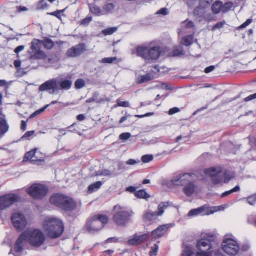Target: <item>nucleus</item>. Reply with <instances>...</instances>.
<instances>
[{
	"label": "nucleus",
	"mask_w": 256,
	"mask_h": 256,
	"mask_svg": "<svg viewBox=\"0 0 256 256\" xmlns=\"http://www.w3.org/2000/svg\"><path fill=\"white\" fill-rule=\"evenodd\" d=\"M44 241L45 236L40 230L38 229H28L17 240L14 246L15 252H21L27 242L33 246L40 247Z\"/></svg>",
	"instance_id": "f257e3e1"
},
{
	"label": "nucleus",
	"mask_w": 256,
	"mask_h": 256,
	"mask_svg": "<svg viewBox=\"0 0 256 256\" xmlns=\"http://www.w3.org/2000/svg\"><path fill=\"white\" fill-rule=\"evenodd\" d=\"M216 238L212 234H206L204 237L198 240L196 247L200 251L196 253V256H212L214 252L218 256L220 254V251H214V249L218 246L215 240Z\"/></svg>",
	"instance_id": "f03ea898"
},
{
	"label": "nucleus",
	"mask_w": 256,
	"mask_h": 256,
	"mask_svg": "<svg viewBox=\"0 0 256 256\" xmlns=\"http://www.w3.org/2000/svg\"><path fill=\"white\" fill-rule=\"evenodd\" d=\"M194 174H180L172 180V183L176 186H185L183 188L184 193L188 197L191 196L195 192L197 186L192 182Z\"/></svg>",
	"instance_id": "7ed1b4c3"
},
{
	"label": "nucleus",
	"mask_w": 256,
	"mask_h": 256,
	"mask_svg": "<svg viewBox=\"0 0 256 256\" xmlns=\"http://www.w3.org/2000/svg\"><path fill=\"white\" fill-rule=\"evenodd\" d=\"M43 226L48 236L52 238L60 237L64 232V226L62 222L55 218L47 217Z\"/></svg>",
	"instance_id": "20e7f679"
},
{
	"label": "nucleus",
	"mask_w": 256,
	"mask_h": 256,
	"mask_svg": "<svg viewBox=\"0 0 256 256\" xmlns=\"http://www.w3.org/2000/svg\"><path fill=\"white\" fill-rule=\"evenodd\" d=\"M136 53L138 56L145 60H156L162 54V50L160 46L150 48L140 46L136 48Z\"/></svg>",
	"instance_id": "39448f33"
},
{
	"label": "nucleus",
	"mask_w": 256,
	"mask_h": 256,
	"mask_svg": "<svg viewBox=\"0 0 256 256\" xmlns=\"http://www.w3.org/2000/svg\"><path fill=\"white\" fill-rule=\"evenodd\" d=\"M114 210L115 211L112 218L114 224L120 226H125L129 222L133 214L132 212L127 211L120 206H114Z\"/></svg>",
	"instance_id": "423d86ee"
},
{
	"label": "nucleus",
	"mask_w": 256,
	"mask_h": 256,
	"mask_svg": "<svg viewBox=\"0 0 256 256\" xmlns=\"http://www.w3.org/2000/svg\"><path fill=\"white\" fill-rule=\"evenodd\" d=\"M50 202L66 210H72L75 209L76 206L72 198L60 194L53 195L50 198Z\"/></svg>",
	"instance_id": "0eeeda50"
},
{
	"label": "nucleus",
	"mask_w": 256,
	"mask_h": 256,
	"mask_svg": "<svg viewBox=\"0 0 256 256\" xmlns=\"http://www.w3.org/2000/svg\"><path fill=\"white\" fill-rule=\"evenodd\" d=\"M222 248L228 255L235 256L239 252L240 246L235 240L227 238L224 240L222 243Z\"/></svg>",
	"instance_id": "6e6552de"
},
{
	"label": "nucleus",
	"mask_w": 256,
	"mask_h": 256,
	"mask_svg": "<svg viewBox=\"0 0 256 256\" xmlns=\"http://www.w3.org/2000/svg\"><path fill=\"white\" fill-rule=\"evenodd\" d=\"M48 192L47 188L43 184H36L27 190V192L35 199H42Z\"/></svg>",
	"instance_id": "1a4fd4ad"
},
{
	"label": "nucleus",
	"mask_w": 256,
	"mask_h": 256,
	"mask_svg": "<svg viewBox=\"0 0 256 256\" xmlns=\"http://www.w3.org/2000/svg\"><path fill=\"white\" fill-rule=\"evenodd\" d=\"M204 173L210 177L214 185L219 184L224 182L222 168H210L205 170Z\"/></svg>",
	"instance_id": "9d476101"
},
{
	"label": "nucleus",
	"mask_w": 256,
	"mask_h": 256,
	"mask_svg": "<svg viewBox=\"0 0 256 256\" xmlns=\"http://www.w3.org/2000/svg\"><path fill=\"white\" fill-rule=\"evenodd\" d=\"M233 6L234 4L232 2H228L224 4L221 1L216 0L212 4L211 9L214 14H218L220 12L226 14L230 11Z\"/></svg>",
	"instance_id": "9b49d317"
},
{
	"label": "nucleus",
	"mask_w": 256,
	"mask_h": 256,
	"mask_svg": "<svg viewBox=\"0 0 256 256\" xmlns=\"http://www.w3.org/2000/svg\"><path fill=\"white\" fill-rule=\"evenodd\" d=\"M20 199L18 195L8 194L0 197V210H2L10 207Z\"/></svg>",
	"instance_id": "f8f14e48"
},
{
	"label": "nucleus",
	"mask_w": 256,
	"mask_h": 256,
	"mask_svg": "<svg viewBox=\"0 0 256 256\" xmlns=\"http://www.w3.org/2000/svg\"><path fill=\"white\" fill-rule=\"evenodd\" d=\"M14 226L18 230H23L27 225V220L24 214L20 212H16L12 216Z\"/></svg>",
	"instance_id": "ddd939ff"
},
{
	"label": "nucleus",
	"mask_w": 256,
	"mask_h": 256,
	"mask_svg": "<svg viewBox=\"0 0 256 256\" xmlns=\"http://www.w3.org/2000/svg\"><path fill=\"white\" fill-rule=\"evenodd\" d=\"M41 42L38 40H34L32 42L30 58L42 59L46 56L45 53L40 50Z\"/></svg>",
	"instance_id": "4468645a"
},
{
	"label": "nucleus",
	"mask_w": 256,
	"mask_h": 256,
	"mask_svg": "<svg viewBox=\"0 0 256 256\" xmlns=\"http://www.w3.org/2000/svg\"><path fill=\"white\" fill-rule=\"evenodd\" d=\"M57 84L58 86V91L59 90H68L72 85V76H60L56 78Z\"/></svg>",
	"instance_id": "2eb2a0df"
},
{
	"label": "nucleus",
	"mask_w": 256,
	"mask_h": 256,
	"mask_svg": "<svg viewBox=\"0 0 256 256\" xmlns=\"http://www.w3.org/2000/svg\"><path fill=\"white\" fill-rule=\"evenodd\" d=\"M171 227V224H165L160 226L150 232V236H151L152 240H156L164 236Z\"/></svg>",
	"instance_id": "dca6fc26"
},
{
	"label": "nucleus",
	"mask_w": 256,
	"mask_h": 256,
	"mask_svg": "<svg viewBox=\"0 0 256 256\" xmlns=\"http://www.w3.org/2000/svg\"><path fill=\"white\" fill-rule=\"evenodd\" d=\"M39 90L41 92L48 91L50 94L58 92L56 78L46 81L40 86Z\"/></svg>",
	"instance_id": "f3484780"
},
{
	"label": "nucleus",
	"mask_w": 256,
	"mask_h": 256,
	"mask_svg": "<svg viewBox=\"0 0 256 256\" xmlns=\"http://www.w3.org/2000/svg\"><path fill=\"white\" fill-rule=\"evenodd\" d=\"M150 238V234H144L140 236L136 234L132 238L128 240V244L130 246H137L147 242Z\"/></svg>",
	"instance_id": "a211bd4d"
},
{
	"label": "nucleus",
	"mask_w": 256,
	"mask_h": 256,
	"mask_svg": "<svg viewBox=\"0 0 256 256\" xmlns=\"http://www.w3.org/2000/svg\"><path fill=\"white\" fill-rule=\"evenodd\" d=\"M212 0H200L199 6L194 10V15L198 17H201L204 13L205 10L210 5Z\"/></svg>",
	"instance_id": "6ab92c4d"
},
{
	"label": "nucleus",
	"mask_w": 256,
	"mask_h": 256,
	"mask_svg": "<svg viewBox=\"0 0 256 256\" xmlns=\"http://www.w3.org/2000/svg\"><path fill=\"white\" fill-rule=\"evenodd\" d=\"M84 50V44H80L68 50L66 54L68 57L74 58L82 54Z\"/></svg>",
	"instance_id": "aec40b11"
},
{
	"label": "nucleus",
	"mask_w": 256,
	"mask_h": 256,
	"mask_svg": "<svg viewBox=\"0 0 256 256\" xmlns=\"http://www.w3.org/2000/svg\"><path fill=\"white\" fill-rule=\"evenodd\" d=\"M37 150V148H34L32 150L26 152L25 154L24 161L26 162L30 160L31 162L33 164L43 162L44 160L41 159H34V158L35 157Z\"/></svg>",
	"instance_id": "412c9836"
},
{
	"label": "nucleus",
	"mask_w": 256,
	"mask_h": 256,
	"mask_svg": "<svg viewBox=\"0 0 256 256\" xmlns=\"http://www.w3.org/2000/svg\"><path fill=\"white\" fill-rule=\"evenodd\" d=\"M158 216L156 212H147L142 216L144 222L150 224L152 220H156Z\"/></svg>",
	"instance_id": "4be33fe9"
},
{
	"label": "nucleus",
	"mask_w": 256,
	"mask_h": 256,
	"mask_svg": "<svg viewBox=\"0 0 256 256\" xmlns=\"http://www.w3.org/2000/svg\"><path fill=\"white\" fill-rule=\"evenodd\" d=\"M185 54V52L182 47L174 46L173 50L168 54L170 57L180 56Z\"/></svg>",
	"instance_id": "5701e85b"
},
{
	"label": "nucleus",
	"mask_w": 256,
	"mask_h": 256,
	"mask_svg": "<svg viewBox=\"0 0 256 256\" xmlns=\"http://www.w3.org/2000/svg\"><path fill=\"white\" fill-rule=\"evenodd\" d=\"M9 130V126L4 118H0V135L4 136Z\"/></svg>",
	"instance_id": "b1692460"
},
{
	"label": "nucleus",
	"mask_w": 256,
	"mask_h": 256,
	"mask_svg": "<svg viewBox=\"0 0 256 256\" xmlns=\"http://www.w3.org/2000/svg\"><path fill=\"white\" fill-rule=\"evenodd\" d=\"M96 224V216H94L92 219L88 220L86 228L87 230L90 233H94L95 232Z\"/></svg>",
	"instance_id": "393cba45"
},
{
	"label": "nucleus",
	"mask_w": 256,
	"mask_h": 256,
	"mask_svg": "<svg viewBox=\"0 0 256 256\" xmlns=\"http://www.w3.org/2000/svg\"><path fill=\"white\" fill-rule=\"evenodd\" d=\"M154 78V76L152 74H147L145 75L140 76L138 78L137 82L138 84H141L150 82Z\"/></svg>",
	"instance_id": "a878e982"
},
{
	"label": "nucleus",
	"mask_w": 256,
	"mask_h": 256,
	"mask_svg": "<svg viewBox=\"0 0 256 256\" xmlns=\"http://www.w3.org/2000/svg\"><path fill=\"white\" fill-rule=\"evenodd\" d=\"M222 174L224 182L228 183L232 178H234V174L230 171L222 168Z\"/></svg>",
	"instance_id": "bb28decb"
},
{
	"label": "nucleus",
	"mask_w": 256,
	"mask_h": 256,
	"mask_svg": "<svg viewBox=\"0 0 256 256\" xmlns=\"http://www.w3.org/2000/svg\"><path fill=\"white\" fill-rule=\"evenodd\" d=\"M170 206L169 202H161L158 206V211L156 212L157 216H162L164 212V210Z\"/></svg>",
	"instance_id": "cd10ccee"
},
{
	"label": "nucleus",
	"mask_w": 256,
	"mask_h": 256,
	"mask_svg": "<svg viewBox=\"0 0 256 256\" xmlns=\"http://www.w3.org/2000/svg\"><path fill=\"white\" fill-rule=\"evenodd\" d=\"M206 208L204 206H201L198 208L192 210L188 214V216H198L202 214L204 212Z\"/></svg>",
	"instance_id": "c85d7f7f"
},
{
	"label": "nucleus",
	"mask_w": 256,
	"mask_h": 256,
	"mask_svg": "<svg viewBox=\"0 0 256 256\" xmlns=\"http://www.w3.org/2000/svg\"><path fill=\"white\" fill-rule=\"evenodd\" d=\"M193 36L186 35L182 38L181 44L185 46H190L193 43Z\"/></svg>",
	"instance_id": "c756f323"
},
{
	"label": "nucleus",
	"mask_w": 256,
	"mask_h": 256,
	"mask_svg": "<svg viewBox=\"0 0 256 256\" xmlns=\"http://www.w3.org/2000/svg\"><path fill=\"white\" fill-rule=\"evenodd\" d=\"M134 196L138 198L146 200L150 198V195L148 194L144 190H138L136 192V194H134Z\"/></svg>",
	"instance_id": "7c9ffc66"
},
{
	"label": "nucleus",
	"mask_w": 256,
	"mask_h": 256,
	"mask_svg": "<svg viewBox=\"0 0 256 256\" xmlns=\"http://www.w3.org/2000/svg\"><path fill=\"white\" fill-rule=\"evenodd\" d=\"M109 221V218L106 214H97V222L102 224V226H106Z\"/></svg>",
	"instance_id": "2f4dec72"
},
{
	"label": "nucleus",
	"mask_w": 256,
	"mask_h": 256,
	"mask_svg": "<svg viewBox=\"0 0 256 256\" xmlns=\"http://www.w3.org/2000/svg\"><path fill=\"white\" fill-rule=\"evenodd\" d=\"M101 63L103 64H112L114 62L118 63L119 61L118 60V58L116 57H112V58H102L101 61H100Z\"/></svg>",
	"instance_id": "473e14b6"
},
{
	"label": "nucleus",
	"mask_w": 256,
	"mask_h": 256,
	"mask_svg": "<svg viewBox=\"0 0 256 256\" xmlns=\"http://www.w3.org/2000/svg\"><path fill=\"white\" fill-rule=\"evenodd\" d=\"M117 30L118 28L116 27L110 28L103 30L102 33L105 36L112 35Z\"/></svg>",
	"instance_id": "72a5a7b5"
},
{
	"label": "nucleus",
	"mask_w": 256,
	"mask_h": 256,
	"mask_svg": "<svg viewBox=\"0 0 256 256\" xmlns=\"http://www.w3.org/2000/svg\"><path fill=\"white\" fill-rule=\"evenodd\" d=\"M240 190V188L238 186H236L234 188L230 190L225 192H224L222 195V198H224L232 194L235 192H238Z\"/></svg>",
	"instance_id": "f704fd0d"
},
{
	"label": "nucleus",
	"mask_w": 256,
	"mask_h": 256,
	"mask_svg": "<svg viewBox=\"0 0 256 256\" xmlns=\"http://www.w3.org/2000/svg\"><path fill=\"white\" fill-rule=\"evenodd\" d=\"M44 47L48 50H51L54 46V42L50 39H45L43 42Z\"/></svg>",
	"instance_id": "c9c22d12"
},
{
	"label": "nucleus",
	"mask_w": 256,
	"mask_h": 256,
	"mask_svg": "<svg viewBox=\"0 0 256 256\" xmlns=\"http://www.w3.org/2000/svg\"><path fill=\"white\" fill-rule=\"evenodd\" d=\"M122 107V108H128L130 106V103L128 102L122 101L120 99L116 100V104L115 105L114 107Z\"/></svg>",
	"instance_id": "e433bc0d"
},
{
	"label": "nucleus",
	"mask_w": 256,
	"mask_h": 256,
	"mask_svg": "<svg viewBox=\"0 0 256 256\" xmlns=\"http://www.w3.org/2000/svg\"><path fill=\"white\" fill-rule=\"evenodd\" d=\"M85 84V81L81 78L78 79L75 82V87L76 89H80L84 87Z\"/></svg>",
	"instance_id": "4c0bfd02"
},
{
	"label": "nucleus",
	"mask_w": 256,
	"mask_h": 256,
	"mask_svg": "<svg viewBox=\"0 0 256 256\" xmlns=\"http://www.w3.org/2000/svg\"><path fill=\"white\" fill-rule=\"evenodd\" d=\"M226 24V22L224 20L222 22H220L216 23L215 25H214L212 28V30L214 32L216 30H220Z\"/></svg>",
	"instance_id": "58836bf2"
},
{
	"label": "nucleus",
	"mask_w": 256,
	"mask_h": 256,
	"mask_svg": "<svg viewBox=\"0 0 256 256\" xmlns=\"http://www.w3.org/2000/svg\"><path fill=\"white\" fill-rule=\"evenodd\" d=\"M159 246L158 244H154L151 248V250L150 252V256H156L158 254Z\"/></svg>",
	"instance_id": "ea45409f"
},
{
	"label": "nucleus",
	"mask_w": 256,
	"mask_h": 256,
	"mask_svg": "<svg viewBox=\"0 0 256 256\" xmlns=\"http://www.w3.org/2000/svg\"><path fill=\"white\" fill-rule=\"evenodd\" d=\"M50 106V105H46L44 108L40 109L39 110H36L34 113H33L30 116V118H34L35 116H38V114H40L42 112H44L48 107Z\"/></svg>",
	"instance_id": "a19ab883"
},
{
	"label": "nucleus",
	"mask_w": 256,
	"mask_h": 256,
	"mask_svg": "<svg viewBox=\"0 0 256 256\" xmlns=\"http://www.w3.org/2000/svg\"><path fill=\"white\" fill-rule=\"evenodd\" d=\"M194 254V252L190 247H186L183 251L182 256H192Z\"/></svg>",
	"instance_id": "79ce46f5"
},
{
	"label": "nucleus",
	"mask_w": 256,
	"mask_h": 256,
	"mask_svg": "<svg viewBox=\"0 0 256 256\" xmlns=\"http://www.w3.org/2000/svg\"><path fill=\"white\" fill-rule=\"evenodd\" d=\"M154 159L152 155H144L142 158V161L144 163H148L152 161Z\"/></svg>",
	"instance_id": "37998d69"
},
{
	"label": "nucleus",
	"mask_w": 256,
	"mask_h": 256,
	"mask_svg": "<svg viewBox=\"0 0 256 256\" xmlns=\"http://www.w3.org/2000/svg\"><path fill=\"white\" fill-rule=\"evenodd\" d=\"M64 10H65V9L62 10H56V11L48 13V14L50 16H54L58 18L59 20H62V14L63 12H64Z\"/></svg>",
	"instance_id": "c03bdc74"
},
{
	"label": "nucleus",
	"mask_w": 256,
	"mask_h": 256,
	"mask_svg": "<svg viewBox=\"0 0 256 256\" xmlns=\"http://www.w3.org/2000/svg\"><path fill=\"white\" fill-rule=\"evenodd\" d=\"M95 0H87L90 12L94 14H96V7L94 4H92V1L95 2Z\"/></svg>",
	"instance_id": "a18cd8bd"
},
{
	"label": "nucleus",
	"mask_w": 256,
	"mask_h": 256,
	"mask_svg": "<svg viewBox=\"0 0 256 256\" xmlns=\"http://www.w3.org/2000/svg\"><path fill=\"white\" fill-rule=\"evenodd\" d=\"M47 0H42L38 4V9H44L48 7Z\"/></svg>",
	"instance_id": "49530a36"
},
{
	"label": "nucleus",
	"mask_w": 256,
	"mask_h": 256,
	"mask_svg": "<svg viewBox=\"0 0 256 256\" xmlns=\"http://www.w3.org/2000/svg\"><path fill=\"white\" fill-rule=\"evenodd\" d=\"M252 22V19H248L246 22H244V24H242V25H240L238 28V29L241 30L244 29L246 28Z\"/></svg>",
	"instance_id": "de8ad7c7"
},
{
	"label": "nucleus",
	"mask_w": 256,
	"mask_h": 256,
	"mask_svg": "<svg viewBox=\"0 0 256 256\" xmlns=\"http://www.w3.org/2000/svg\"><path fill=\"white\" fill-rule=\"evenodd\" d=\"M248 202L250 205H254L256 202V196H251L248 197Z\"/></svg>",
	"instance_id": "09e8293b"
},
{
	"label": "nucleus",
	"mask_w": 256,
	"mask_h": 256,
	"mask_svg": "<svg viewBox=\"0 0 256 256\" xmlns=\"http://www.w3.org/2000/svg\"><path fill=\"white\" fill-rule=\"evenodd\" d=\"M131 135L130 133L125 132L122 133L120 136V138L122 140H126L129 139Z\"/></svg>",
	"instance_id": "8fccbe9b"
},
{
	"label": "nucleus",
	"mask_w": 256,
	"mask_h": 256,
	"mask_svg": "<svg viewBox=\"0 0 256 256\" xmlns=\"http://www.w3.org/2000/svg\"><path fill=\"white\" fill-rule=\"evenodd\" d=\"M96 190V183H94L88 188V194H92Z\"/></svg>",
	"instance_id": "3c124183"
},
{
	"label": "nucleus",
	"mask_w": 256,
	"mask_h": 256,
	"mask_svg": "<svg viewBox=\"0 0 256 256\" xmlns=\"http://www.w3.org/2000/svg\"><path fill=\"white\" fill-rule=\"evenodd\" d=\"M92 20V16H88L86 18L82 20V24L86 26L88 25Z\"/></svg>",
	"instance_id": "603ef678"
},
{
	"label": "nucleus",
	"mask_w": 256,
	"mask_h": 256,
	"mask_svg": "<svg viewBox=\"0 0 256 256\" xmlns=\"http://www.w3.org/2000/svg\"><path fill=\"white\" fill-rule=\"evenodd\" d=\"M118 242V238L116 237L110 238H108L105 242L106 244L109 243H117Z\"/></svg>",
	"instance_id": "864d4df0"
},
{
	"label": "nucleus",
	"mask_w": 256,
	"mask_h": 256,
	"mask_svg": "<svg viewBox=\"0 0 256 256\" xmlns=\"http://www.w3.org/2000/svg\"><path fill=\"white\" fill-rule=\"evenodd\" d=\"M154 114V112H148L144 114H142V115H139V114H137V115H136L135 116V117L136 118H144V117H148V116H152Z\"/></svg>",
	"instance_id": "5fc2aeb1"
},
{
	"label": "nucleus",
	"mask_w": 256,
	"mask_h": 256,
	"mask_svg": "<svg viewBox=\"0 0 256 256\" xmlns=\"http://www.w3.org/2000/svg\"><path fill=\"white\" fill-rule=\"evenodd\" d=\"M77 124L76 123H74L72 124L70 126H68V129H70V130H68V132H74L76 134H78V135L80 136H82V133L78 132L77 130H76V129H74V130H70L71 128H72L73 127L75 126H76Z\"/></svg>",
	"instance_id": "6e6d98bb"
},
{
	"label": "nucleus",
	"mask_w": 256,
	"mask_h": 256,
	"mask_svg": "<svg viewBox=\"0 0 256 256\" xmlns=\"http://www.w3.org/2000/svg\"><path fill=\"white\" fill-rule=\"evenodd\" d=\"M114 8V6L112 4H106L104 7V10L107 12H110L113 10Z\"/></svg>",
	"instance_id": "4d7b16f0"
},
{
	"label": "nucleus",
	"mask_w": 256,
	"mask_h": 256,
	"mask_svg": "<svg viewBox=\"0 0 256 256\" xmlns=\"http://www.w3.org/2000/svg\"><path fill=\"white\" fill-rule=\"evenodd\" d=\"M180 112V109L178 108H173L170 110L168 114L170 115H172Z\"/></svg>",
	"instance_id": "13d9d810"
},
{
	"label": "nucleus",
	"mask_w": 256,
	"mask_h": 256,
	"mask_svg": "<svg viewBox=\"0 0 256 256\" xmlns=\"http://www.w3.org/2000/svg\"><path fill=\"white\" fill-rule=\"evenodd\" d=\"M168 14V10L166 8H162L156 12V14H162L164 16H166Z\"/></svg>",
	"instance_id": "bf43d9fd"
},
{
	"label": "nucleus",
	"mask_w": 256,
	"mask_h": 256,
	"mask_svg": "<svg viewBox=\"0 0 256 256\" xmlns=\"http://www.w3.org/2000/svg\"><path fill=\"white\" fill-rule=\"evenodd\" d=\"M110 174V172L108 170H104L103 171H99L97 172V176H109Z\"/></svg>",
	"instance_id": "052dcab7"
},
{
	"label": "nucleus",
	"mask_w": 256,
	"mask_h": 256,
	"mask_svg": "<svg viewBox=\"0 0 256 256\" xmlns=\"http://www.w3.org/2000/svg\"><path fill=\"white\" fill-rule=\"evenodd\" d=\"M256 98V94L250 95L248 96V97L244 98V100L246 102H248L249 101H250L252 100H253L254 99Z\"/></svg>",
	"instance_id": "680f3d73"
},
{
	"label": "nucleus",
	"mask_w": 256,
	"mask_h": 256,
	"mask_svg": "<svg viewBox=\"0 0 256 256\" xmlns=\"http://www.w3.org/2000/svg\"><path fill=\"white\" fill-rule=\"evenodd\" d=\"M136 189H137L136 188L133 186H130L128 187L126 189V190L127 192H128L131 193H134V194H136V192H137Z\"/></svg>",
	"instance_id": "e2e57ef3"
},
{
	"label": "nucleus",
	"mask_w": 256,
	"mask_h": 256,
	"mask_svg": "<svg viewBox=\"0 0 256 256\" xmlns=\"http://www.w3.org/2000/svg\"><path fill=\"white\" fill-rule=\"evenodd\" d=\"M215 69V66H211L206 68L204 70V72L206 74H208L212 72Z\"/></svg>",
	"instance_id": "0e129e2a"
},
{
	"label": "nucleus",
	"mask_w": 256,
	"mask_h": 256,
	"mask_svg": "<svg viewBox=\"0 0 256 256\" xmlns=\"http://www.w3.org/2000/svg\"><path fill=\"white\" fill-rule=\"evenodd\" d=\"M24 46H18V47H17L15 50H14V52L16 53V54H18L20 52H22V51L23 50H24Z\"/></svg>",
	"instance_id": "69168bd1"
},
{
	"label": "nucleus",
	"mask_w": 256,
	"mask_h": 256,
	"mask_svg": "<svg viewBox=\"0 0 256 256\" xmlns=\"http://www.w3.org/2000/svg\"><path fill=\"white\" fill-rule=\"evenodd\" d=\"M197 0H186V4L190 7H192L195 4V3Z\"/></svg>",
	"instance_id": "338daca9"
},
{
	"label": "nucleus",
	"mask_w": 256,
	"mask_h": 256,
	"mask_svg": "<svg viewBox=\"0 0 256 256\" xmlns=\"http://www.w3.org/2000/svg\"><path fill=\"white\" fill-rule=\"evenodd\" d=\"M76 118L78 121L82 122V121H84V120H85L86 116L84 114H81L78 115L77 116Z\"/></svg>",
	"instance_id": "774afa93"
}]
</instances>
